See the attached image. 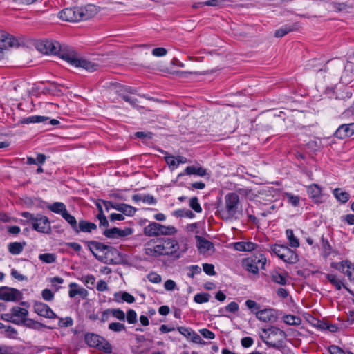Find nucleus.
Segmentation results:
<instances>
[{
  "mask_svg": "<svg viewBox=\"0 0 354 354\" xmlns=\"http://www.w3.org/2000/svg\"><path fill=\"white\" fill-rule=\"evenodd\" d=\"M109 90L111 92L118 94L132 106L136 107L138 106V100L129 95V94H137V90L135 88L118 82H111L109 86Z\"/></svg>",
  "mask_w": 354,
  "mask_h": 354,
  "instance_id": "nucleus-5",
  "label": "nucleus"
},
{
  "mask_svg": "<svg viewBox=\"0 0 354 354\" xmlns=\"http://www.w3.org/2000/svg\"><path fill=\"white\" fill-rule=\"evenodd\" d=\"M257 247V244L250 241H239L234 243V248L241 252H251L254 250Z\"/></svg>",
  "mask_w": 354,
  "mask_h": 354,
  "instance_id": "nucleus-26",
  "label": "nucleus"
},
{
  "mask_svg": "<svg viewBox=\"0 0 354 354\" xmlns=\"http://www.w3.org/2000/svg\"><path fill=\"white\" fill-rule=\"evenodd\" d=\"M203 271L209 276H213L216 274L214 270V266L212 264L209 263H203Z\"/></svg>",
  "mask_w": 354,
  "mask_h": 354,
  "instance_id": "nucleus-56",
  "label": "nucleus"
},
{
  "mask_svg": "<svg viewBox=\"0 0 354 354\" xmlns=\"http://www.w3.org/2000/svg\"><path fill=\"white\" fill-rule=\"evenodd\" d=\"M109 329L116 333H119L126 330L124 324L120 322H112L109 325Z\"/></svg>",
  "mask_w": 354,
  "mask_h": 354,
  "instance_id": "nucleus-48",
  "label": "nucleus"
},
{
  "mask_svg": "<svg viewBox=\"0 0 354 354\" xmlns=\"http://www.w3.org/2000/svg\"><path fill=\"white\" fill-rule=\"evenodd\" d=\"M42 298L47 301H50L54 299L53 292L48 288H46L41 292Z\"/></svg>",
  "mask_w": 354,
  "mask_h": 354,
  "instance_id": "nucleus-55",
  "label": "nucleus"
},
{
  "mask_svg": "<svg viewBox=\"0 0 354 354\" xmlns=\"http://www.w3.org/2000/svg\"><path fill=\"white\" fill-rule=\"evenodd\" d=\"M23 298V295L19 290L8 286L0 287V300L5 301H17Z\"/></svg>",
  "mask_w": 354,
  "mask_h": 354,
  "instance_id": "nucleus-12",
  "label": "nucleus"
},
{
  "mask_svg": "<svg viewBox=\"0 0 354 354\" xmlns=\"http://www.w3.org/2000/svg\"><path fill=\"white\" fill-rule=\"evenodd\" d=\"M186 175H196L198 176H205L207 174V169L201 167H196L194 165L187 167L183 173L178 175V178Z\"/></svg>",
  "mask_w": 354,
  "mask_h": 354,
  "instance_id": "nucleus-20",
  "label": "nucleus"
},
{
  "mask_svg": "<svg viewBox=\"0 0 354 354\" xmlns=\"http://www.w3.org/2000/svg\"><path fill=\"white\" fill-rule=\"evenodd\" d=\"M199 332L205 338L213 339L215 337L214 333L207 328L201 329Z\"/></svg>",
  "mask_w": 354,
  "mask_h": 354,
  "instance_id": "nucleus-62",
  "label": "nucleus"
},
{
  "mask_svg": "<svg viewBox=\"0 0 354 354\" xmlns=\"http://www.w3.org/2000/svg\"><path fill=\"white\" fill-rule=\"evenodd\" d=\"M133 233V229L131 227H126L121 230L118 227H113L111 229H105L103 234L109 239H118L128 236Z\"/></svg>",
  "mask_w": 354,
  "mask_h": 354,
  "instance_id": "nucleus-15",
  "label": "nucleus"
},
{
  "mask_svg": "<svg viewBox=\"0 0 354 354\" xmlns=\"http://www.w3.org/2000/svg\"><path fill=\"white\" fill-rule=\"evenodd\" d=\"M161 152L166 154L165 156V160L169 165V167L171 169V170H174L175 168L178 167V165L177 163L176 158L173 156L168 155V153L163 150H161Z\"/></svg>",
  "mask_w": 354,
  "mask_h": 354,
  "instance_id": "nucleus-40",
  "label": "nucleus"
},
{
  "mask_svg": "<svg viewBox=\"0 0 354 354\" xmlns=\"http://www.w3.org/2000/svg\"><path fill=\"white\" fill-rule=\"evenodd\" d=\"M97 348L103 351L105 353H111L112 352V346L111 344L105 339L100 344Z\"/></svg>",
  "mask_w": 354,
  "mask_h": 354,
  "instance_id": "nucleus-51",
  "label": "nucleus"
},
{
  "mask_svg": "<svg viewBox=\"0 0 354 354\" xmlns=\"http://www.w3.org/2000/svg\"><path fill=\"white\" fill-rule=\"evenodd\" d=\"M35 312L42 317L50 319L57 318V315L53 311L48 305L40 302L35 301L33 305Z\"/></svg>",
  "mask_w": 354,
  "mask_h": 354,
  "instance_id": "nucleus-14",
  "label": "nucleus"
},
{
  "mask_svg": "<svg viewBox=\"0 0 354 354\" xmlns=\"http://www.w3.org/2000/svg\"><path fill=\"white\" fill-rule=\"evenodd\" d=\"M97 12L95 6L88 4L85 6L65 8L59 12V17L66 21L77 22L93 17Z\"/></svg>",
  "mask_w": 354,
  "mask_h": 354,
  "instance_id": "nucleus-1",
  "label": "nucleus"
},
{
  "mask_svg": "<svg viewBox=\"0 0 354 354\" xmlns=\"http://www.w3.org/2000/svg\"><path fill=\"white\" fill-rule=\"evenodd\" d=\"M37 49L44 54L57 55L61 58L62 51L69 52L71 48L68 46H61L60 44L56 41L41 40L36 44Z\"/></svg>",
  "mask_w": 354,
  "mask_h": 354,
  "instance_id": "nucleus-6",
  "label": "nucleus"
},
{
  "mask_svg": "<svg viewBox=\"0 0 354 354\" xmlns=\"http://www.w3.org/2000/svg\"><path fill=\"white\" fill-rule=\"evenodd\" d=\"M32 229L39 233L49 234L51 232L50 222L48 218L44 215L37 214L32 223Z\"/></svg>",
  "mask_w": 354,
  "mask_h": 354,
  "instance_id": "nucleus-11",
  "label": "nucleus"
},
{
  "mask_svg": "<svg viewBox=\"0 0 354 354\" xmlns=\"http://www.w3.org/2000/svg\"><path fill=\"white\" fill-rule=\"evenodd\" d=\"M11 312L12 313L13 317H25L28 315V312L26 309L20 308L19 306H14L11 308Z\"/></svg>",
  "mask_w": 354,
  "mask_h": 354,
  "instance_id": "nucleus-43",
  "label": "nucleus"
},
{
  "mask_svg": "<svg viewBox=\"0 0 354 354\" xmlns=\"http://www.w3.org/2000/svg\"><path fill=\"white\" fill-rule=\"evenodd\" d=\"M114 299L118 303L126 301L132 304L135 301V297L127 292H119L114 294Z\"/></svg>",
  "mask_w": 354,
  "mask_h": 354,
  "instance_id": "nucleus-28",
  "label": "nucleus"
},
{
  "mask_svg": "<svg viewBox=\"0 0 354 354\" xmlns=\"http://www.w3.org/2000/svg\"><path fill=\"white\" fill-rule=\"evenodd\" d=\"M195 239L197 248L201 254H206L209 251H214V246L211 241L198 235H196Z\"/></svg>",
  "mask_w": 354,
  "mask_h": 354,
  "instance_id": "nucleus-16",
  "label": "nucleus"
},
{
  "mask_svg": "<svg viewBox=\"0 0 354 354\" xmlns=\"http://www.w3.org/2000/svg\"><path fill=\"white\" fill-rule=\"evenodd\" d=\"M322 247L325 257H328L331 254L332 247L328 239H325L324 236H322Z\"/></svg>",
  "mask_w": 354,
  "mask_h": 354,
  "instance_id": "nucleus-47",
  "label": "nucleus"
},
{
  "mask_svg": "<svg viewBox=\"0 0 354 354\" xmlns=\"http://www.w3.org/2000/svg\"><path fill=\"white\" fill-rule=\"evenodd\" d=\"M288 201L294 207H297L299 204V197L298 196H293L291 194H287Z\"/></svg>",
  "mask_w": 354,
  "mask_h": 354,
  "instance_id": "nucleus-63",
  "label": "nucleus"
},
{
  "mask_svg": "<svg viewBox=\"0 0 354 354\" xmlns=\"http://www.w3.org/2000/svg\"><path fill=\"white\" fill-rule=\"evenodd\" d=\"M1 317L4 321L10 322H12L13 324H19V320H17V319H14L13 315H12V312H11V313L3 314V315H1Z\"/></svg>",
  "mask_w": 354,
  "mask_h": 354,
  "instance_id": "nucleus-61",
  "label": "nucleus"
},
{
  "mask_svg": "<svg viewBox=\"0 0 354 354\" xmlns=\"http://www.w3.org/2000/svg\"><path fill=\"white\" fill-rule=\"evenodd\" d=\"M114 209L120 212L122 214L127 216H133L137 211V209L126 203H115Z\"/></svg>",
  "mask_w": 354,
  "mask_h": 354,
  "instance_id": "nucleus-24",
  "label": "nucleus"
},
{
  "mask_svg": "<svg viewBox=\"0 0 354 354\" xmlns=\"http://www.w3.org/2000/svg\"><path fill=\"white\" fill-rule=\"evenodd\" d=\"M172 214L176 217H187L189 218H193L195 217V214L192 211L186 209H178L174 212H173Z\"/></svg>",
  "mask_w": 354,
  "mask_h": 354,
  "instance_id": "nucleus-39",
  "label": "nucleus"
},
{
  "mask_svg": "<svg viewBox=\"0 0 354 354\" xmlns=\"http://www.w3.org/2000/svg\"><path fill=\"white\" fill-rule=\"evenodd\" d=\"M286 246L284 245L274 244L270 247V250L281 259V254H283Z\"/></svg>",
  "mask_w": 354,
  "mask_h": 354,
  "instance_id": "nucleus-46",
  "label": "nucleus"
},
{
  "mask_svg": "<svg viewBox=\"0 0 354 354\" xmlns=\"http://www.w3.org/2000/svg\"><path fill=\"white\" fill-rule=\"evenodd\" d=\"M77 228V231L75 232L76 234H79L80 232L90 233L92 230L97 229V225L94 223H91L86 220L81 219L78 222Z\"/></svg>",
  "mask_w": 354,
  "mask_h": 354,
  "instance_id": "nucleus-23",
  "label": "nucleus"
},
{
  "mask_svg": "<svg viewBox=\"0 0 354 354\" xmlns=\"http://www.w3.org/2000/svg\"><path fill=\"white\" fill-rule=\"evenodd\" d=\"M354 134V123L340 125L334 133V136L339 139H344Z\"/></svg>",
  "mask_w": 354,
  "mask_h": 354,
  "instance_id": "nucleus-19",
  "label": "nucleus"
},
{
  "mask_svg": "<svg viewBox=\"0 0 354 354\" xmlns=\"http://www.w3.org/2000/svg\"><path fill=\"white\" fill-rule=\"evenodd\" d=\"M144 250L145 254L150 257H158L164 256V252L162 251V247L161 243H160L159 239L148 241L145 245Z\"/></svg>",
  "mask_w": 354,
  "mask_h": 354,
  "instance_id": "nucleus-13",
  "label": "nucleus"
},
{
  "mask_svg": "<svg viewBox=\"0 0 354 354\" xmlns=\"http://www.w3.org/2000/svg\"><path fill=\"white\" fill-rule=\"evenodd\" d=\"M177 330L181 335H183L187 339H188L191 337L192 330H193L192 329H191L189 328H186V327H183V326L178 327Z\"/></svg>",
  "mask_w": 354,
  "mask_h": 354,
  "instance_id": "nucleus-58",
  "label": "nucleus"
},
{
  "mask_svg": "<svg viewBox=\"0 0 354 354\" xmlns=\"http://www.w3.org/2000/svg\"><path fill=\"white\" fill-rule=\"evenodd\" d=\"M266 263V258L263 255L259 254L257 255H252L250 257L244 259L243 260V266L250 272L253 274L259 273V265L261 266V269H264Z\"/></svg>",
  "mask_w": 354,
  "mask_h": 354,
  "instance_id": "nucleus-10",
  "label": "nucleus"
},
{
  "mask_svg": "<svg viewBox=\"0 0 354 354\" xmlns=\"http://www.w3.org/2000/svg\"><path fill=\"white\" fill-rule=\"evenodd\" d=\"M307 192L310 197L317 198L321 196V188L316 184H313L308 187Z\"/></svg>",
  "mask_w": 354,
  "mask_h": 354,
  "instance_id": "nucleus-37",
  "label": "nucleus"
},
{
  "mask_svg": "<svg viewBox=\"0 0 354 354\" xmlns=\"http://www.w3.org/2000/svg\"><path fill=\"white\" fill-rule=\"evenodd\" d=\"M286 276V274L280 273L276 270H274L270 273L272 281L281 286H285L287 284L288 280Z\"/></svg>",
  "mask_w": 354,
  "mask_h": 354,
  "instance_id": "nucleus-31",
  "label": "nucleus"
},
{
  "mask_svg": "<svg viewBox=\"0 0 354 354\" xmlns=\"http://www.w3.org/2000/svg\"><path fill=\"white\" fill-rule=\"evenodd\" d=\"M295 25H290L286 24L279 28L275 31L274 36L276 37H282L285 36L288 32L294 30L295 29Z\"/></svg>",
  "mask_w": 354,
  "mask_h": 354,
  "instance_id": "nucleus-33",
  "label": "nucleus"
},
{
  "mask_svg": "<svg viewBox=\"0 0 354 354\" xmlns=\"http://www.w3.org/2000/svg\"><path fill=\"white\" fill-rule=\"evenodd\" d=\"M351 92H342L336 97L333 104L334 106L339 109H344L347 106L346 104V101L351 99Z\"/></svg>",
  "mask_w": 354,
  "mask_h": 354,
  "instance_id": "nucleus-22",
  "label": "nucleus"
},
{
  "mask_svg": "<svg viewBox=\"0 0 354 354\" xmlns=\"http://www.w3.org/2000/svg\"><path fill=\"white\" fill-rule=\"evenodd\" d=\"M210 297L209 293H198L194 295V301L197 304H203L209 301Z\"/></svg>",
  "mask_w": 354,
  "mask_h": 354,
  "instance_id": "nucleus-45",
  "label": "nucleus"
},
{
  "mask_svg": "<svg viewBox=\"0 0 354 354\" xmlns=\"http://www.w3.org/2000/svg\"><path fill=\"white\" fill-rule=\"evenodd\" d=\"M286 234L289 241L290 246L292 248H298L299 246V239L295 236L292 230L287 229L286 230Z\"/></svg>",
  "mask_w": 354,
  "mask_h": 354,
  "instance_id": "nucleus-35",
  "label": "nucleus"
},
{
  "mask_svg": "<svg viewBox=\"0 0 354 354\" xmlns=\"http://www.w3.org/2000/svg\"><path fill=\"white\" fill-rule=\"evenodd\" d=\"M39 259L46 263H53L56 261V255L52 253L40 254Z\"/></svg>",
  "mask_w": 354,
  "mask_h": 354,
  "instance_id": "nucleus-42",
  "label": "nucleus"
},
{
  "mask_svg": "<svg viewBox=\"0 0 354 354\" xmlns=\"http://www.w3.org/2000/svg\"><path fill=\"white\" fill-rule=\"evenodd\" d=\"M95 257L100 262L109 265L123 263L122 254L114 247L109 245L104 254H95Z\"/></svg>",
  "mask_w": 354,
  "mask_h": 354,
  "instance_id": "nucleus-8",
  "label": "nucleus"
},
{
  "mask_svg": "<svg viewBox=\"0 0 354 354\" xmlns=\"http://www.w3.org/2000/svg\"><path fill=\"white\" fill-rule=\"evenodd\" d=\"M73 324V320L71 317H66L65 318H59L58 326L61 328L69 327Z\"/></svg>",
  "mask_w": 354,
  "mask_h": 354,
  "instance_id": "nucleus-52",
  "label": "nucleus"
},
{
  "mask_svg": "<svg viewBox=\"0 0 354 354\" xmlns=\"http://www.w3.org/2000/svg\"><path fill=\"white\" fill-rule=\"evenodd\" d=\"M62 218L70 225L74 232L77 231V227L78 223L76 218L73 215L69 214L67 211L66 212H64Z\"/></svg>",
  "mask_w": 354,
  "mask_h": 354,
  "instance_id": "nucleus-36",
  "label": "nucleus"
},
{
  "mask_svg": "<svg viewBox=\"0 0 354 354\" xmlns=\"http://www.w3.org/2000/svg\"><path fill=\"white\" fill-rule=\"evenodd\" d=\"M260 337L263 342L270 348L280 350L284 346V340L287 335L286 332L280 328L272 326L267 328H263Z\"/></svg>",
  "mask_w": 354,
  "mask_h": 354,
  "instance_id": "nucleus-3",
  "label": "nucleus"
},
{
  "mask_svg": "<svg viewBox=\"0 0 354 354\" xmlns=\"http://www.w3.org/2000/svg\"><path fill=\"white\" fill-rule=\"evenodd\" d=\"M61 55V58L72 66L81 67L88 72L97 71L100 67V65L97 62L80 58L77 53L72 48H70L69 52L62 51Z\"/></svg>",
  "mask_w": 354,
  "mask_h": 354,
  "instance_id": "nucleus-4",
  "label": "nucleus"
},
{
  "mask_svg": "<svg viewBox=\"0 0 354 354\" xmlns=\"http://www.w3.org/2000/svg\"><path fill=\"white\" fill-rule=\"evenodd\" d=\"M49 120V117L40 115H31L24 118L20 120L21 124H32V123H44Z\"/></svg>",
  "mask_w": 354,
  "mask_h": 354,
  "instance_id": "nucleus-29",
  "label": "nucleus"
},
{
  "mask_svg": "<svg viewBox=\"0 0 354 354\" xmlns=\"http://www.w3.org/2000/svg\"><path fill=\"white\" fill-rule=\"evenodd\" d=\"M111 315L119 319L120 321L125 320V314L123 310L120 308L111 309Z\"/></svg>",
  "mask_w": 354,
  "mask_h": 354,
  "instance_id": "nucleus-53",
  "label": "nucleus"
},
{
  "mask_svg": "<svg viewBox=\"0 0 354 354\" xmlns=\"http://www.w3.org/2000/svg\"><path fill=\"white\" fill-rule=\"evenodd\" d=\"M85 243L88 245V250L92 252L94 257L95 254H97L95 251L101 252L102 254H104L109 246L96 241H85Z\"/></svg>",
  "mask_w": 354,
  "mask_h": 354,
  "instance_id": "nucleus-21",
  "label": "nucleus"
},
{
  "mask_svg": "<svg viewBox=\"0 0 354 354\" xmlns=\"http://www.w3.org/2000/svg\"><path fill=\"white\" fill-rule=\"evenodd\" d=\"M189 205L195 212H202V207L198 202V198L196 196H194L189 199Z\"/></svg>",
  "mask_w": 354,
  "mask_h": 354,
  "instance_id": "nucleus-44",
  "label": "nucleus"
},
{
  "mask_svg": "<svg viewBox=\"0 0 354 354\" xmlns=\"http://www.w3.org/2000/svg\"><path fill=\"white\" fill-rule=\"evenodd\" d=\"M84 339L88 346L97 348L104 338L94 333H87Z\"/></svg>",
  "mask_w": 354,
  "mask_h": 354,
  "instance_id": "nucleus-27",
  "label": "nucleus"
},
{
  "mask_svg": "<svg viewBox=\"0 0 354 354\" xmlns=\"http://www.w3.org/2000/svg\"><path fill=\"white\" fill-rule=\"evenodd\" d=\"M281 255V259L284 262L290 264H295L299 261L298 256L296 252L294 250L290 249L287 245L286 246L283 254Z\"/></svg>",
  "mask_w": 354,
  "mask_h": 354,
  "instance_id": "nucleus-25",
  "label": "nucleus"
},
{
  "mask_svg": "<svg viewBox=\"0 0 354 354\" xmlns=\"http://www.w3.org/2000/svg\"><path fill=\"white\" fill-rule=\"evenodd\" d=\"M187 269L190 271L187 274V276L190 278H194L195 274H200L201 272V268L197 265H193L187 267Z\"/></svg>",
  "mask_w": 354,
  "mask_h": 354,
  "instance_id": "nucleus-54",
  "label": "nucleus"
},
{
  "mask_svg": "<svg viewBox=\"0 0 354 354\" xmlns=\"http://www.w3.org/2000/svg\"><path fill=\"white\" fill-rule=\"evenodd\" d=\"M47 208L55 214H61L62 216H63L64 212H67L65 204L62 202H55L48 205Z\"/></svg>",
  "mask_w": 354,
  "mask_h": 354,
  "instance_id": "nucleus-30",
  "label": "nucleus"
},
{
  "mask_svg": "<svg viewBox=\"0 0 354 354\" xmlns=\"http://www.w3.org/2000/svg\"><path fill=\"white\" fill-rule=\"evenodd\" d=\"M350 263L348 261H343L341 262H332L330 263V267L339 270V271H344V268H346V266Z\"/></svg>",
  "mask_w": 354,
  "mask_h": 354,
  "instance_id": "nucleus-50",
  "label": "nucleus"
},
{
  "mask_svg": "<svg viewBox=\"0 0 354 354\" xmlns=\"http://www.w3.org/2000/svg\"><path fill=\"white\" fill-rule=\"evenodd\" d=\"M144 234L147 236H158L160 235H174L177 230L174 226H165L156 222H151L144 227Z\"/></svg>",
  "mask_w": 354,
  "mask_h": 354,
  "instance_id": "nucleus-7",
  "label": "nucleus"
},
{
  "mask_svg": "<svg viewBox=\"0 0 354 354\" xmlns=\"http://www.w3.org/2000/svg\"><path fill=\"white\" fill-rule=\"evenodd\" d=\"M283 320L286 324L290 326L299 325L301 322L300 317L292 315H284L283 317Z\"/></svg>",
  "mask_w": 354,
  "mask_h": 354,
  "instance_id": "nucleus-38",
  "label": "nucleus"
},
{
  "mask_svg": "<svg viewBox=\"0 0 354 354\" xmlns=\"http://www.w3.org/2000/svg\"><path fill=\"white\" fill-rule=\"evenodd\" d=\"M160 243L162 247L164 256H171L175 259H178L181 257V252L179 251L178 242L171 238L159 239Z\"/></svg>",
  "mask_w": 354,
  "mask_h": 354,
  "instance_id": "nucleus-9",
  "label": "nucleus"
},
{
  "mask_svg": "<svg viewBox=\"0 0 354 354\" xmlns=\"http://www.w3.org/2000/svg\"><path fill=\"white\" fill-rule=\"evenodd\" d=\"M336 199L342 203H346L350 198L349 193L342 191L341 188H336L333 192Z\"/></svg>",
  "mask_w": 354,
  "mask_h": 354,
  "instance_id": "nucleus-32",
  "label": "nucleus"
},
{
  "mask_svg": "<svg viewBox=\"0 0 354 354\" xmlns=\"http://www.w3.org/2000/svg\"><path fill=\"white\" fill-rule=\"evenodd\" d=\"M25 245L24 242L23 243L19 242L10 243L8 246V251L12 254H19L23 251Z\"/></svg>",
  "mask_w": 354,
  "mask_h": 354,
  "instance_id": "nucleus-34",
  "label": "nucleus"
},
{
  "mask_svg": "<svg viewBox=\"0 0 354 354\" xmlns=\"http://www.w3.org/2000/svg\"><path fill=\"white\" fill-rule=\"evenodd\" d=\"M167 53L166 48L162 47L153 48L152 50V55L155 57H162L165 56Z\"/></svg>",
  "mask_w": 354,
  "mask_h": 354,
  "instance_id": "nucleus-60",
  "label": "nucleus"
},
{
  "mask_svg": "<svg viewBox=\"0 0 354 354\" xmlns=\"http://www.w3.org/2000/svg\"><path fill=\"white\" fill-rule=\"evenodd\" d=\"M328 281L333 285L337 290H340L343 286L342 281L338 279L335 274H327L326 276Z\"/></svg>",
  "mask_w": 354,
  "mask_h": 354,
  "instance_id": "nucleus-41",
  "label": "nucleus"
},
{
  "mask_svg": "<svg viewBox=\"0 0 354 354\" xmlns=\"http://www.w3.org/2000/svg\"><path fill=\"white\" fill-rule=\"evenodd\" d=\"M255 315L258 319L263 322H275L277 319L275 310L272 308L257 310Z\"/></svg>",
  "mask_w": 354,
  "mask_h": 354,
  "instance_id": "nucleus-17",
  "label": "nucleus"
},
{
  "mask_svg": "<svg viewBox=\"0 0 354 354\" xmlns=\"http://www.w3.org/2000/svg\"><path fill=\"white\" fill-rule=\"evenodd\" d=\"M78 285L75 283H71L69 284V292L68 295L71 298L75 297L76 295H77V288Z\"/></svg>",
  "mask_w": 354,
  "mask_h": 354,
  "instance_id": "nucleus-64",
  "label": "nucleus"
},
{
  "mask_svg": "<svg viewBox=\"0 0 354 354\" xmlns=\"http://www.w3.org/2000/svg\"><path fill=\"white\" fill-rule=\"evenodd\" d=\"M225 205H218L216 214L223 221H231L237 218L236 214L241 207L239 196L237 193H227L224 198Z\"/></svg>",
  "mask_w": 354,
  "mask_h": 354,
  "instance_id": "nucleus-2",
  "label": "nucleus"
},
{
  "mask_svg": "<svg viewBox=\"0 0 354 354\" xmlns=\"http://www.w3.org/2000/svg\"><path fill=\"white\" fill-rule=\"evenodd\" d=\"M147 279L153 283H159L161 282V276L156 272H150L147 275Z\"/></svg>",
  "mask_w": 354,
  "mask_h": 354,
  "instance_id": "nucleus-59",
  "label": "nucleus"
},
{
  "mask_svg": "<svg viewBox=\"0 0 354 354\" xmlns=\"http://www.w3.org/2000/svg\"><path fill=\"white\" fill-rule=\"evenodd\" d=\"M345 275L350 281H354V266L351 262L346 266Z\"/></svg>",
  "mask_w": 354,
  "mask_h": 354,
  "instance_id": "nucleus-57",
  "label": "nucleus"
},
{
  "mask_svg": "<svg viewBox=\"0 0 354 354\" xmlns=\"http://www.w3.org/2000/svg\"><path fill=\"white\" fill-rule=\"evenodd\" d=\"M127 321L129 324H136L137 322V313L133 309H129L127 313Z\"/></svg>",
  "mask_w": 354,
  "mask_h": 354,
  "instance_id": "nucleus-49",
  "label": "nucleus"
},
{
  "mask_svg": "<svg viewBox=\"0 0 354 354\" xmlns=\"http://www.w3.org/2000/svg\"><path fill=\"white\" fill-rule=\"evenodd\" d=\"M0 45L4 48L18 47L19 46L18 40L12 35L0 30Z\"/></svg>",
  "mask_w": 354,
  "mask_h": 354,
  "instance_id": "nucleus-18",
  "label": "nucleus"
}]
</instances>
